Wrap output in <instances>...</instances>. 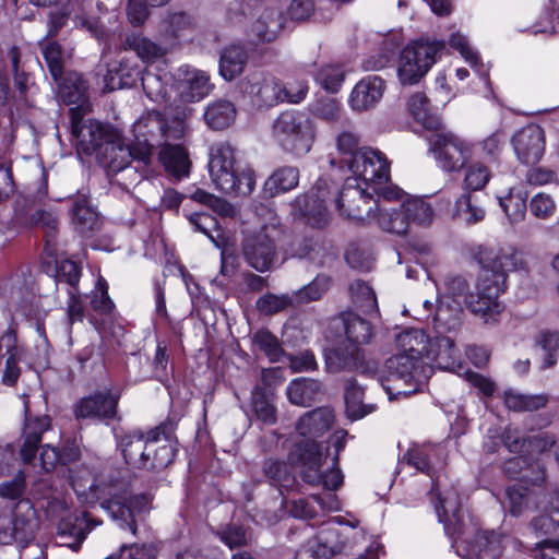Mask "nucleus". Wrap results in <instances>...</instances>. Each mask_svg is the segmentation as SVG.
<instances>
[{"label":"nucleus","mask_w":559,"mask_h":559,"mask_svg":"<svg viewBox=\"0 0 559 559\" xmlns=\"http://www.w3.org/2000/svg\"><path fill=\"white\" fill-rule=\"evenodd\" d=\"M335 530L321 531L314 540H310L304 548L297 551L296 559H302L306 555L312 559L329 558L342 550V544L336 540Z\"/></svg>","instance_id":"c85d7f7f"},{"label":"nucleus","mask_w":559,"mask_h":559,"mask_svg":"<svg viewBox=\"0 0 559 559\" xmlns=\"http://www.w3.org/2000/svg\"><path fill=\"white\" fill-rule=\"evenodd\" d=\"M56 83L64 102L69 104L83 103L87 85L79 73L69 72L66 75L62 74L61 81Z\"/></svg>","instance_id":"49530a36"},{"label":"nucleus","mask_w":559,"mask_h":559,"mask_svg":"<svg viewBox=\"0 0 559 559\" xmlns=\"http://www.w3.org/2000/svg\"><path fill=\"white\" fill-rule=\"evenodd\" d=\"M210 76L206 72L197 69H186L182 80L178 84L180 97L185 102H198L211 91Z\"/></svg>","instance_id":"bb28decb"},{"label":"nucleus","mask_w":559,"mask_h":559,"mask_svg":"<svg viewBox=\"0 0 559 559\" xmlns=\"http://www.w3.org/2000/svg\"><path fill=\"white\" fill-rule=\"evenodd\" d=\"M122 46L124 49L135 51L143 62H154L167 52L164 46L136 33L127 35L122 41Z\"/></svg>","instance_id":"e433bc0d"},{"label":"nucleus","mask_w":559,"mask_h":559,"mask_svg":"<svg viewBox=\"0 0 559 559\" xmlns=\"http://www.w3.org/2000/svg\"><path fill=\"white\" fill-rule=\"evenodd\" d=\"M284 27V17L277 9H265L252 23L249 36L258 43L275 40Z\"/></svg>","instance_id":"a878e982"},{"label":"nucleus","mask_w":559,"mask_h":559,"mask_svg":"<svg viewBox=\"0 0 559 559\" xmlns=\"http://www.w3.org/2000/svg\"><path fill=\"white\" fill-rule=\"evenodd\" d=\"M159 160L165 171L176 180L188 177L192 167L188 151L179 144L164 145L159 151Z\"/></svg>","instance_id":"393cba45"},{"label":"nucleus","mask_w":559,"mask_h":559,"mask_svg":"<svg viewBox=\"0 0 559 559\" xmlns=\"http://www.w3.org/2000/svg\"><path fill=\"white\" fill-rule=\"evenodd\" d=\"M372 215L374 216L369 219H376L382 230L396 235H405L407 233L406 217L403 215L401 204L399 207H386L384 204L377 203Z\"/></svg>","instance_id":"c9c22d12"},{"label":"nucleus","mask_w":559,"mask_h":559,"mask_svg":"<svg viewBox=\"0 0 559 559\" xmlns=\"http://www.w3.org/2000/svg\"><path fill=\"white\" fill-rule=\"evenodd\" d=\"M286 394L292 404L310 406L322 395V385L314 379H295L287 386Z\"/></svg>","instance_id":"7c9ffc66"},{"label":"nucleus","mask_w":559,"mask_h":559,"mask_svg":"<svg viewBox=\"0 0 559 559\" xmlns=\"http://www.w3.org/2000/svg\"><path fill=\"white\" fill-rule=\"evenodd\" d=\"M99 523V521L92 520L90 513L84 511L81 514L74 515L73 521L72 519L62 520L59 524V531L61 534H69L82 540Z\"/></svg>","instance_id":"bf43d9fd"},{"label":"nucleus","mask_w":559,"mask_h":559,"mask_svg":"<svg viewBox=\"0 0 559 559\" xmlns=\"http://www.w3.org/2000/svg\"><path fill=\"white\" fill-rule=\"evenodd\" d=\"M71 213L72 223L82 235L98 228L97 213L88 205L85 195L80 194L73 200Z\"/></svg>","instance_id":"c03bdc74"},{"label":"nucleus","mask_w":559,"mask_h":559,"mask_svg":"<svg viewBox=\"0 0 559 559\" xmlns=\"http://www.w3.org/2000/svg\"><path fill=\"white\" fill-rule=\"evenodd\" d=\"M274 393L261 385H255L251 392V406L257 419L264 425H274L277 420L276 407L273 404Z\"/></svg>","instance_id":"58836bf2"},{"label":"nucleus","mask_w":559,"mask_h":559,"mask_svg":"<svg viewBox=\"0 0 559 559\" xmlns=\"http://www.w3.org/2000/svg\"><path fill=\"white\" fill-rule=\"evenodd\" d=\"M385 87V81L378 75L361 79L350 93V108L358 112L374 108L383 97Z\"/></svg>","instance_id":"412c9836"},{"label":"nucleus","mask_w":559,"mask_h":559,"mask_svg":"<svg viewBox=\"0 0 559 559\" xmlns=\"http://www.w3.org/2000/svg\"><path fill=\"white\" fill-rule=\"evenodd\" d=\"M429 99L423 93H415L408 100V109L413 117L427 129H437L439 118L429 114Z\"/></svg>","instance_id":"4d7b16f0"},{"label":"nucleus","mask_w":559,"mask_h":559,"mask_svg":"<svg viewBox=\"0 0 559 559\" xmlns=\"http://www.w3.org/2000/svg\"><path fill=\"white\" fill-rule=\"evenodd\" d=\"M189 221L194 226L195 230L206 235L217 248H221L225 243V237L218 226V222L212 215L207 213H194L190 215Z\"/></svg>","instance_id":"6e6d98bb"},{"label":"nucleus","mask_w":559,"mask_h":559,"mask_svg":"<svg viewBox=\"0 0 559 559\" xmlns=\"http://www.w3.org/2000/svg\"><path fill=\"white\" fill-rule=\"evenodd\" d=\"M247 60L248 55L242 46L230 45L221 55L219 73L225 80L231 81L243 71Z\"/></svg>","instance_id":"ea45409f"},{"label":"nucleus","mask_w":559,"mask_h":559,"mask_svg":"<svg viewBox=\"0 0 559 559\" xmlns=\"http://www.w3.org/2000/svg\"><path fill=\"white\" fill-rule=\"evenodd\" d=\"M490 179V171L481 163H472L466 167L463 187L466 191H478L486 187Z\"/></svg>","instance_id":"0e129e2a"},{"label":"nucleus","mask_w":559,"mask_h":559,"mask_svg":"<svg viewBox=\"0 0 559 559\" xmlns=\"http://www.w3.org/2000/svg\"><path fill=\"white\" fill-rule=\"evenodd\" d=\"M3 345L7 347L5 354H9V356L5 360V368L3 371L2 381L7 385H13L16 383L20 377V368L17 366L15 353L13 352L15 349V335L13 332L8 331L5 334L2 335L0 340V348Z\"/></svg>","instance_id":"13d9d810"},{"label":"nucleus","mask_w":559,"mask_h":559,"mask_svg":"<svg viewBox=\"0 0 559 559\" xmlns=\"http://www.w3.org/2000/svg\"><path fill=\"white\" fill-rule=\"evenodd\" d=\"M50 429L48 416L32 417L26 411L25 425L22 433L21 457L26 464L36 466V452L41 443L43 435Z\"/></svg>","instance_id":"aec40b11"},{"label":"nucleus","mask_w":559,"mask_h":559,"mask_svg":"<svg viewBox=\"0 0 559 559\" xmlns=\"http://www.w3.org/2000/svg\"><path fill=\"white\" fill-rule=\"evenodd\" d=\"M192 201L203 204L223 217H231L235 214V209L226 200L218 198L203 189L197 188L189 194Z\"/></svg>","instance_id":"680f3d73"},{"label":"nucleus","mask_w":559,"mask_h":559,"mask_svg":"<svg viewBox=\"0 0 559 559\" xmlns=\"http://www.w3.org/2000/svg\"><path fill=\"white\" fill-rule=\"evenodd\" d=\"M334 420V414L329 407H319L306 413L297 424V431L314 440L328 431Z\"/></svg>","instance_id":"cd10ccee"},{"label":"nucleus","mask_w":559,"mask_h":559,"mask_svg":"<svg viewBox=\"0 0 559 559\" xmlns=\"http://www.w3.org/2000/svg\"><path fill=\"white\" fill-rule=\"evenodd\" d=\"M298 182L299 169L294 166H283L266 179L263 190L269 197H274L296 188Z\"/></svg>","instance_id":"4c0bfd02"},{"label":"nucleus","mask_w":559,"mask_h":559,"mask_svg":"<svg viewBox=\"0 0 559 559\" xmlns=\"http://www.w3.org/2000/svg\"><path fill=\"white\" fill-rule=\"evenodd\" d=\"M312 114L326 122H337L342 119L343 108L340 100L333 97H321L311 106Z\"/></svg>","instance_id":"e2e57ef3"},{"label":"nucleus","mask_w":559,"mask_h":559,"mask_svg":"<svg viewBox=\"0 0 559 559\" xmlns=\"http://www.w3.org/2000/svg\"><path fill=\"white\" fill-rule=\"evenodd\" d=\"M461 497L453 486L437 493L435 510L438 519L444 524V531L452 539H463L468 533V527L461 510Z\"/></svg>","instance_id":"4468645a"},{"label":"nucleus","mask_w":559,"mask_h":559,"mask_svg":"<svg viewBox=\"0 0 559 559\" xmlns=\"http://www.w3.org/2000/svg\"><path fill=\"white\" fill-rule=\"evenodd\" d=\"M236 115L234 103L227 99H216L207 105L204 120L211 129L224 130L234 123Z\"/></svg>","instance_id":"72a5a7b5"},{"label":"nucleus","mask_w":559,"mask_h":559,"mask_svg":"<svg viewBox=\"0 0 559 559\" xmlns=\"http://www.w3.org/2000/svg\"><path fill=\"white\" fill-rule=\"evenodd\" d=\"M429 338L423 330L407 329L396 337V346L400 353H405L415 359L421 360L426 356Z\"/></svg>","instance_id":"a19ab883"},{"label":"nucleus","mask_w":559,"mask_h":559,"mask_svg":"<svg viewBox=\"0 0 559 559\" xmlns=\"http://www.w3.org/2000/svg\"><path fill=\"white\" fill-rule=\"evenodd\" d=\"M238 87L243 96L259 108H271L280 103L288 102L298 104L305 99L308 93L307 83H300L298 91L293 93L273 75L255 71L248 74L239 83Z\"/></svg>","instance_id":"7ed1b4c3"},{"label":"nucleus","mask_w":559,"mask_h":559,"mask_svg":"<svg viewBox=\"0 0 559 559\" xmlns=\"http://www.w3.org/2000/svg\"><path fill=\"white\" fill-rule=\"evenodd\" d=\"M265 476L275 485L288 487L294 483L289 467L286 463L276 460H266L263 465Z\"/></svg>","instance_id":"774afa93"},{"label":"nucleus","mask_w":559,"mask_h":559,"mask_svg":"<svg viewBox=\"0 0 559 559\" xmlns=\"http://www.w3.org/2000/svg\"><path fill=\"white\" fill-rule=\"evenodd\" d=\"M98 155L102 162L107 166L108 171L115 174V176H118L121 169L129 166L133 158L143 165H146L151 158L150 150H132L123 144L118 134L105 145Z\"/></svg>","instance_id":"a211bd4d"},{"label":"nucleus","mask_w":559,"mask_h":559,"mask_svg":"<svg viewBox=\"0 0 559 559\" xmlns=\"http://www.w3.org/2000/svg\"><path fill=\"white\" fill-rule=\"evenodd\" d=\"M38 528L36 511L29 500H20L15 503L10 525L0 527V540L3 544L12 542L25 546L35 537Z\"/></svg>","instance_id":"2eb2a0df"},{"label":"nucleus","mask_w":559,"mask_h":559,"mask_svg":"<svg viewBox=\"0 0 559 559\" xmlns=\"http://www.w3.org/2000/svg\"><path fill=\"white\" fill-rule=\"evenodd\" d=\"M84 115L85 108L82 104L70 109L72 135L85 154L99 153L117 133L98 121L84 119Z\"/></svg>","instance_id":"9d476101"},{"label":"nucleus","mask_w":559,"mask_h":559,"mask_svg":"<svg viewBox=\"0 0 559 559\" xmlns=\"http://www.w3.org/2000/svg\"><path fill=\"white\" fill-rule=\"evenodd\" d=\"M325 368L331 373L358 370L364 374H374L377 364L366 361L364 350L357 344L340 341L324 349Z\"/></svg>","instance_id":"9b49d317"},{"label":"nucleus","mask_w":559,"mask_h":559,"mask_svg":"<svg viewBox=\"0 0 559 559\" xmlns=\"http://www.w3.org/2000/svg\"><path fill=\"white\" fill-rule=\"evenodd\" d=\"M176 424L167 420L148 430V441L141 469L159 472L173 463L177 452Z\"/></svg>","instance_id":"1a4fd4ad"},{"label":"nucleus","mask_w":559,"mask_h":559,"mask_svg":"<svg viewBox=\"0 0 559 559\" xmlns=\"http://www.w3.org/2000/svg\"><path fill=\"white\" fill-rule=\"evenodd\" d=\"M364 388L355 379H349L345 386V404L347 416L360 419L376 409V404L364 403Z\"/></svg>","instance_id":"79ce46f5"},{"label":"nucleus","mask_w":559,"mask_h":559,"mask_svg":"<svg viewBox=\"0 0 559 559\" xmlns=\"http://www.w3.org/2000/svg\"><path fill=\"white\" fill-rule=\"evenodd\" d=\"M345 162L355 176L353 181L361 179L367 186L390 181V163L379 150L364 146L353 158H346Z\"/></svg>","instance_id":"f8f14e48"},{"label":"nucleus","mask_w":559,"mask_h":559,"mask_svg":"<svg viewBox=\"0 0 559 559\" xmlns=\"http://www.w3.org/2000/svg\"><path fill=\"white\" fill-rule=\"evenodd\" d=\"M430 152L445 173H457L474 156V145L453 132H438L430 140Z\"/></svg>","instance_id":"6e6552de"},{"label":"nucleus","mask_w":559,"mask_h":559,"mask_svg":"<svg viewBox=\"0 0 559 559\" xmlns=\"http://www.w3.org/2000/svg\"><path fill=\"white\" fill-rule=\"evenodd\" d=\"M536 345L544 352L543 368H550L557 364V352L559 349V332L544 331L537 340Z\"/></svg>","instance_id":"69168bd1"},{"label":"nucleus","mask_w":559,"mask_h":559,"mask_svg":"<svg viewBox=\"0 0 559 559\" xmlns=\"http://www.w3.org/2000/svg\"><path fill=\"white\" fill-rule=\"evenodd\" d=\"M253 346L262 352L272 362H277L285 355L278 338L266 329L258 330L252 336Z\"/></svg>","instance_id":"603ef678"},{"label":"nucleus","mask_w":559,"mask_h":559,"mask_svg":"<svg viewBox=\"0 0 559 559\" xmlns=\"http://www.w3.org/2000/svg\"><path fill=\"white\" fill-rule=\"evenodd\" d=\"M119 396L110 391L83 397L75 407L78 418L112 419L117 415Z\"/></svg>","instance_id":"4be33fe9"},{"label":"nucleus","mask_w":559,"mask_h":559,"mask_svg":"<svg viewBox=\"0 0 559 559\" xmlns=\"http://www.w3.org/2000/svg\"><path fill=\"white\" fill-rule=\"evenodd\" d=\"M426 356L433 359L439 368L450 370L456 366L460 353L453 338L438 334L433 341L429 340Z\"/></svg>","instance_id":"c756f323"},{"label":"nucleus","mask_w":559,"mask_h":559,"mask_svg":"<svg viewBox=\"0 0 559 559\" xmlns=\"http://www.w3.org/2000/svg\"><path fill=\"white\" fill-rule=\"evenodd\" d=\"M464 310L462 301L449 296H442L433 316V326L437 334H444L460 329L463 323Z\"/></svg>","instance_id":"5701e85b"},{"label":"nucleus","mask_w":559,"mask_h":559,"mask_svg":"<svg viewBox=\"0 0 559 559\" xmlns=\"http://www.w3.org/2000/svg\"><path fill=\"white\" fill-rule=\"evenodd\" d=\"M343 324L346 338L344 341L357 344L368 343L371 337L370 323L355 313L343 316Z\"/></svg>","instance_id":"8fccbe9b"},{"label":"nucleus","mask_w":559,"mask_h":559,"mask_svg":"<svg viewBox=\"0 0 559 559\" xmlns=\"http://www.w3.org/2000/svg\"><path fill=\"white\" fill-rule=\"evenodd\" d=\"M32 225L40 227L45 233L46 250L51 253L55 250L58 230L57 217L47 211L36 210L29 217Z\"/></svg>","instance_id":"5fc2aeb1"},{"label":"nucleus","mask_w":559,"mask_h":559,"mask_svg":"<svg viewBox=\"0 0 559 559\" xmlns=\"http://www.w3.org/2000/svg\"><path fill=\"white\" fill-rule=\"evenodd\" d=\"M285 236V229L275 224L246 236L241 251L247 264L260 273L271 271L277 262V246Z\"/></svg>","instance_id":"39448f33"},{"label":"nucleus","mask_w":559,"mask_h":559,"mask_svg":"<svg viewBox=\"0 0 559 559\" xmlns=\"http://www.w3.org/2000/svg\"><path fill=\"white\" fill-rule=\"evenodd\" d=\"M386 379L381 382L389 395L408 396L420 390L426 376L421 360L399 353L385 362Z\"/></svg>","instance_id":"423d86ee"},{"label":"nucleus","mask_w":559,"mask_h":559,"mask_svg":"<svg viewBox=\"0 0 559 559\" xmlns=\"http://www.w3.org/2000/svg\"><path fill=\"white\" fill-rule=\"evenodd\" d=\"M142 68L135 60L121 59L117 66L107 70L105 88L108 92L135 86L142 75Z\"/></svg>","instance_id":"b1692460"},{"label":"nucleus","mask_w":559,"mask_h":559,"mask_svg":"<svg viewBox=\"0 0 559 559\" xmlns=\"http://www.w3.org/2000/svg\"><path fill=\"white\" fill-rule=\"evenodd\" d=\"M209 170L216 188L226 194L246 197L254 188L253 170L236 159L235 148L228 143L212 147Z\"/></svg>","instance_id":"f03ea898"},{"label":"nucleus","mask_w":559,"mask_h":559,"mask_svg":"<svg viewBox=\"0 0 559 559\" xmlns=\"http://www.w3.org/2000/svg\"><path fill=\"white\" fill-rule=\"evenodd\" d=\"M528 192L522 186L512 187L504 197H499V205L511 224L522 222L526 215Z\"/></svg>","instance_id":"f704fd0d"},{"label":"nucleus","mask_w":559,"mask_h":559,"mask_svg":"<svg viewBox=\"0 0 559 559\" xmlns=\"http://www.w3.org/2000/svg\"><path fill=\"white\" fill-rule=\"evenodd\" d=\"M148 441V431L144 436L142 432H129L121 436L119 448L122 452L126 463L135 468H141L145 457V449Z\"/></svg>","instance_id":"473e14b6"},{"label":"nucleus","mask_w":559,"mask_h":559,"mask_svg":"<svg viewBox=\"0 0 559 559\" xmlns=\"http://www.w3.org/2000/svg\"><path fill=\"white\" fill-rule=\"evenodd\" d=\"M447 294L444 296L452 297L454 299H462L465 304L466 308L474 314L476 313L469 307V304L474 300H479V282L476 286V293L469 292V284L467 280L462 275H451L448 276L444 281Z\"/></svg>","instance_id":"09e8293b"},{"label":"nucleus","mask_w":559,"mask_h":559,"mask_svg":"<svg viewBox=\"0 0 559 559\" xmlns=\"http://www.w3.org/2000/svg\"><path fill=\"white\" fill-rule=\"evenodd\" d=\"M330 288V277L318 275L311 283L293 294L294 302L308 304L319 300Z\"/></svg>","instance_id":"052dcab7"},{"label":"nucleus","mask_w":559,"mask_h":559,"mask_svg":"<svg viewBox=\"0 0 559 559\" xmlns=\"http://www.w3.org/2000/svg\"><path fill=\"white\" fill-rule=\"evenodd\" d=\"M547 394H523L512 390L504 392V404L513 412H535L546 407Z\"/></svg>","instance_id":"a18cd8bd"},{"label":"nucleus","mask_w":559,"mask_h":559,"mask_svg":"<svg viewBox=\"0 0 559 559\" xmlns=\"http://www.w3.org/2000/svg\"><path fill=\"white\" fill-rule=\"evenodd\" d=\"M352 179H347L340 194L335 199L337 211L348 218L362 219L364 214L367 218L373 217L371 206L372 199L366 194L365 189L353 185Z\"/></svg>","instance_id":"f3484780"},{"label":"nucleus","mask_w":559,"mask_h":559,"mask_svg":"<svg viewBox=\"0 0 559 559\" xmlns=\"http://www.w3.org/2000/svg\"><path fill=\"white\" fill-rule=\"evenodd\" d=\"M326 459L328 453L322 451L321 444L310 439L296 442L288 455L290 464L300 468L301 477L308 484L319 481L320 468Z\"/></svg>","instance_id":"dca6fc26"},{"label":"nucleus","mask_w":559,"mask_h":559,"mask_svg":"<svg viewBox=\"0 0 559 559\" xmlns=\"http://www.w3.org/2000/svg\"><path fill=\"white\" fill-rule=\"evenodd\" d=\"M467 546L468 559H497L500 555L495 532H478L474 540L467 542Z\"/></svg>","instance_id":"37998d69"},{"label":"nucleus","mask_w":559,"mask_h":559,"mask_svg":"<svg viewBox=\"0 0 559 559\" xmlns=\"http://www.w3.org/2000/svg\"><path fill=\"white\" fill-rule=\"evenodd\" d=\"M110 497L100 502V507L123 530H129L133 535L138 531V516L148 504L146 495L128 497L126 493L109 492Z\"/></svg>","instance_id":"ddd939ff"},{"label":"nucleus","mask_w":559,"mask_h":559,"mask_svg":"<svg viewBox=\"0 0 559 559\" xmlns=\"http://www.w3.org/2000/svg\"><path fill=\"white\" fill-rule=\"evenodd\" d=\"M483 273L479 277V300L469 304L476 317L486 323L496 321L504 306L499 300L507 288L509 272L523 270L525 260L523 252L512 245L484 249L478 254Z\"/></svg>","instance_id":"f257e3e1"},{"label":"nucleus","mask_w":559,"mask_h":559,"mask_svg":"<svg viewBox=\"0 0 559 559\" xmlns=\"http://www.w3.org/2000/svg\"><path fill=\"white\" fill-rule=\"evenodd\" d=\"M294 305V297L287 294H265L257 300V309L265 314L272 316Z\"/></svg>","instance_id":"338daca9"},{"label":"nucleus","mask_w":559,"mask_h":559,"mask_svg":"<svg viewBox=\"0 0 559 559\" xmlns=\"http://www.w3.org/2000/svg\"><path fill=\"white\" fill-rule=\"evenodd\" d=\"M299 215L305 224L312 228H324L330 222V213L325 204L318 202L308 194L301 195L296 200Z\"/></svg>","instance_id":"2f4dec72"},{"label":"nucleus","mask_w":559,"mask_h":559,"mask_svg":"<svg viewBox=\"0 0 559 559\" xmlns=\"http://www.w3.org/2000/svg\"><path fill=\"white\" fill-rule=\"evenodd\" d=\"M512 145L521 163L536 164L545 151V132L538 124H527L513 135Z\"/></svg>","instance_id":"6ab92c4d"},{"label":"nucleus","mask_w":559,"mask_h":559,"mask_svg":"<svg viewBox=\"0 0 559 559\" xmlns=\"http://www.w3.org/2000/svg\"><path fill=\"white\" fill-rule=\"evenodd\" d=\"M403 215L406 217V229L411 223L427 225L431 223L433 211L429 203L421 198H411L401 203Z\"/></svg>","instance_id":"de8ad7c7"},{"label":"nucleus","mask_w":559,"mask_h":559,"mask_svg":"<svg viewBox=\"0 0 559 559\" xmlns=\"http://www.w3.org/2000/svg\"><path fill=\"white\" fill-rule=\"evenodd\" d=\"M349 290L353 302L365 314H372L378 311L376 294L367 283L357 280L350 284Z\"/></svg>","instance_id":"864d4df0"},{"label":"nucleus","mask_w":559,"mask_h":559,"mask_svg":"<svg viewBox=\"0 0 559 559\" xmlns=\"http://www.w3.org/2000/svg\"><path fill=\"white\" fill-rule=\"evenodd\" d=\"M445 48L444 41L416 40L407 45L400 55L397 78L402 85L417 84L437 61L438 53Z\"/></svg>","instance_id":"0eeeda50"},{"label":"nucleus","mask_w":559,"mask_h":559,"mask_svg":"<svg viewBox=\"0 0 559 559\" xmlns=\"http://www.w3.org/2000/svg\"><path fill=\"white\" fill-rule=\"evenodd\" d=\"M272 135L285 152L304 156L312 147L316 129L312 120L306 114L286 110L273 121Z\"/></svg>","instance_id":"20e7f679"},{"label":"nucleus","mask_w":559,"mask_h":559,"mask_svg":"<svg viewBox=\"0 0 559 559\" xmlns=\"http://www.w3.org/2000/svg\"><path fill=\"white\" fill-rule=\"evenodd\" d=\"M486 212L474 204L469 193L462 194L454 204L453 217L466 225H474L484 221Z\"/></svg>","instance_id":"3c124183"}]
</instances>
